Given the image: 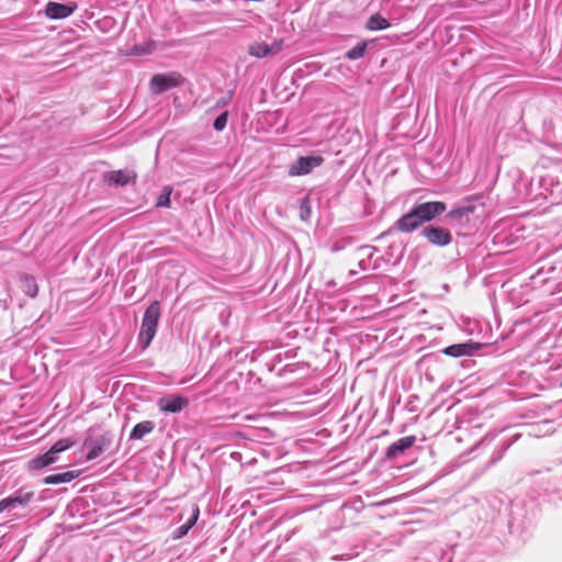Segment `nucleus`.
<instances>
[{"label":"nucleus","mask_w":562,"mask_h":562,"mask_svg":"<svg viewBox=\"0 0 562 562\" xmlns=\"http://www.w3.org/2000/svg\"><path fill=\"white\" fill-rule=\"evenodd\" d=\"M112 437L109 432H100L90 428L83 441V449L88 450L87 460H93L101 456L110 447Z\"/></svg>","instance_id":"nucleus-3"},{"label":"nucleus","mask_w":562,"mask_h":562,"mask_svg":"<svg viewBox=\"0 0 562 562\" xmlns=\"http://www.w3.org/2000/svg\"><path fill=\"white\" fill-rule=\"evenodd\" d=\"M170 194H171V188L165 187L161 194L157 199L156 206L169 207L170 206Z\"/></svg>","instance_id":"nucleus-23"},{"label":"nucleus","mask_w":562,"mask_h":562,"mask_svg":"<svg viewBox=\"0 0 562 562\" xmlns=\"http://www.w3.org/2000/svg\"><path fill=\"white\" fill-rule=\"evenodd\" d=\"M480 348L481 344L476 342L456 344L443 349V353L456 358L460 356H472Z\"/></svg>","instance_id":"nucleus-14"},{"label":"nucleus","mask_w":562,"mask_h":562,"mask_svg":"<svg viewBox=\"0 0 562 562\" xmlns=\"http://www.w3.org/2000/svg\"><path fill=\"white\" fill-rule=\"evenodd\" d=\"M79 476V471H68L58 474H52L43 479L44 484L55 485L71 482Z\"/></svg>","instance_id":"nucleus-17"},{"label":"nucleus","mask_w":562,"mask_h":562,"mask_svg":"<svg viewBox=\"0 0 562 562\" xmlns=\"http://www.w3.org/2000/svg\"><path fill=\"white\" fill-rule=\"evenodd\" d=\"M311 216V204L310 199L306 196L300 202V217L303 221H307Z\"/></svg>","instance_id":"nucleus-24"},{"label":"nucleus","mask_w":562,"mask_h":562,"mask_svg":"<svg viewBox=\"0 0 562 562\" xmlns=\"http://www.w3.org/2000/svg\"><path fill=\"white\" fill-rule=\"evenodd\" d=\"M367 47V42H360L346 53V57L350 60L359 59L364 56Z\"/></svg>","instance_id":"nucleus-21"},{"label":"nucleus","mask_w":562,"mask_h":562,"mask_svg":"<svg viewBox=\"0 0 562 562\" xmlns=\"http://www.w3.org/2000/svg\"><path fill=\"white\" fill-rule=\"evenodd\" d=\"M72 445L74 441L69 438L60 439L52 446V453H56L58 456L60 452L69 449Z\"/></svg>","instance_id":"nucleus-22"},{"label":"nucleus","mask_w":562,"mask_h":562,"mask_svg":"<svg viewBox=\"0 0 562 562\" xmlns=\"http://www.w3.org/2000/svg\"><path fill=\"white\" fill-rule=\"evenodd\" d=\"M447 205L442 201H427L415 203L413 207L403 214L395 223L394 227L398 232L409 234L420 228L425 223L436 220L445 213Z\"/></svg>","instance_id":"nucleus-1"},{"label":"nucleus","mask_w":562,"mask_h":562,"mask_svg":"<svg viewBox=\"0 0 562 562\" xmlns=\"http://www.w3.org/2000/svg\"><path fill=\"white\" fill-rule=\"evenodd\" d=\"M389 26V21L378 13L371 15L366 23V27L371 31L385 30Z\"/></svg>","instance_id":"nucleus-20"},{"label":"nucleus","mask_w":562,"mask_h":562,"mask_svg":"<svg viewBox=\"0 0 562 562\" xmlns=\"http://www.w3.org/2000/svg\"><path fill=\"white\" fill-rule=\"evenodd\" d=\"M416 441L415 436H406L393 442L385 452L386 459H395L409 449Z\"/></svg>","instance_id":"nucleus-11"},{"label":"nucleus","mask_w":562,"mask_h":562,"mask_svg":"<svg viewBox=\"0 0 562 562\" xmlns=\"http://www.w3.org/2000/svg\"><path fill=\"white\" fill-rule=\"evenodd\" d=\"M155 429V423L151 420H144L134 426L130 434V440H140L146 435Z\"/></svg>","instance_id":"nucleus-16"},{"label":"nucleus","mask_w":562,"mask_h":562,"mask_svg":"<svg viewBox=\"0 0 562 562\" xmlns=\"http://www.w3.org/2000/svg\"><path fill=\"white\" fill-rule=\"evenodd\" d=\"M159 318L160 304L158 301H154L146 308L143 315L142 326L138 334V342L142 346L143 350H145L154 339L157 331Z\"/></svg>","instance_id":"nucleus-2"},{"label":"nucleus","mask_w":562,"mask_h":562,"mask_svg":"<svg viewBox=\"0 0 562 562\" xmlns=\"http://www.w3.org/2000/svg\"><path fill=\"white\" fill-rule=\"evenodd\" d=\"M227 112L220 114L213 122V127L216 131H223L227 124Z\"/></svg>","instance_id":"nucleus-25"},{"label":"nucleus","mask_w":562,"mask_h":562,"mask_svg":"<svg viewBox=\"0 0 562 562\" xmlns=\"http://www.w3.org/2000/svg\"><path fill=\"white\" fill-rule=\"evenodd\" d=\"M58 456L56 453H52V449H49L44 454H41L29 462V470L38 471L50 464L57 462Z\"/></svg>","instance_id":"nucleus-15"},{"label":"nucleus","mask_w":562,"mask_h":562,"mask_svg":"<svg viewBox=\"0 0 562 562\" xmlns=\"http://www.w3.org/2000/svg\"><path fill=\"white\" fill-rule=\"evenodd\" d=\"M349 274L355 276V274H356V271H355V270H350V271H349Z\"/></svg>","instance_id":"nucleus-26"},{"label":"nucleus","mask_w":562,"mask_h":562,"mask_svg":"<svg viewBox=\"0 0 562 562\" xmlns=\"http://www.w3.org/2000/svg\"><path fill=\"white\" fill-rule=\"evenodd\" d=\"M422 236L434 246L445 247L451 244L452 235L448 228L441 226L428 225L423 227Z\"/></svg>","instance_id":"nucleus-5"},{"label":"nucleus","mask_w":562,"mask_h":562,"mask_svg":"<svg viewBox=\"0 0 562 562\" xmlns=\"http://www.w3.org/2000/svg\"><path fill=\"white\" fill-rule=\"evenodd\" d=\"M75 5L50 1L46 4L45 13L48 18L54 20L65 19L69 16L75 11Z\"/></svg>","instance_id":"nucleus-13"},{"label":"nucleus","mask_w":562,"mask_h":562,"mask_svg":"<svg viewBox=\"0 0 562 562\" xmlns=\"http://www.w3.org/2000/svg\"><path fill=\"white\" fill-rule=\"evenodd\" d=\"M199 514H200L199 508L195 506L192 509L191 517L188 519V521L175 530L173 538L180 539V538L184 537L188 533V531L192 528V526L196 522Z\"/></svg>","instance_id":"nucleus-18"},{"label":"nucleus","mask_w":562,"mask_h":562,"mask_svg":"<svg viewBox=\"0 0 562 562\" xmlns=\"http://www.w3.org/2000/svg\"><path fill=\"white\" fill-rule=\"evenodd\" d=\"M324 162L322 156H304L296 159L289 168L291 177L308 175L314 168L319 167Z\"/></svg>","instance_id":"nucleus-6"},{"label":"nucleus","mask_w":562,"mask_h":562,"mask_svg":"<svg viewBox=\"0 0 562 562\" xmlns=\"http://www.w3.org/2000/svg\"><path fill=\"white\" fill-rule=\"evenodd\" d=\"M157 405L164 413L177 414L189 405V400L180 394H169L160 397Z\"/></svg>","instance_id":"nucleus-8"},{"label":"nucleus","mask_w":562,"mask_h":562,"mask_svg":"<svg viewBox=\"0 0 562 562\" xmlns=\"http://www.w3.org/2000/svg\"><path fill=\"white\" fill-rule=\"evenodd\" d=\"M110 186H126L136 179V172L133 170H113L104 176Z\"/></svg>","instance_id":"nucleus-10"},{"label":"nucleus","mask_w":562,"mask_h":562,"mask_svg":"<svg viewBox=\"0 0 562 562\" xmlns=\"http://www.w3.org/2000/svg\"><path fill=\"white\" fill-rule=\"evenodd\" d=\"M475 211L473 204L459 205L447 213L451 223L463 225L469 222V216Z\"/></svg>","instance_id":"nucleus-12"},{"label":"nucleus","mask_w":562,"mask_h":562,"mask_svg":"<svg viewBox=\"0 0 562 562\" xmlns=\"http://www.w3.org/2000/svg\"><path fill=\"white\" fill-rule=\"evenodd\" d=\"M519 437H520V435H515L514 436V441L517 440Z\"/></svg>","instance_id":"nucleus-27"},{"label":"nucleus","mask_w":562,"mask_h":562,"mask_svg":"<svg viewBox=\"0 0 562 562\" xmlns=\"http://www.w3.org/2000/svg\"><path fill=\"white\" fill-rule=\"evenodd\" d=\"M283 47V41H274L271 45H268L266 43L260 42H254L248 47L249 55L257 57V58H263L267 56H273L277 55L282 50Z\"/></svg>","instance_id":"nucleus-9"},{"label":"nucleus","mask_w":562,"mask_h":562,"mask_svg":"<svg viewBox=\"0 0 562 562\" xmlns=\"http://www.w3.org/2000/svg\"><path fill=\"white\" fill-rule=\"evenodd\" d=\"M561 385H562V382H561Z\"/></svg>","instance_id":"nucleus-28"},{"label":"nucleus","mask_w":562,"mask_h":562,"mask_svg":"<svg viewBox=\"0 0 562 562\" xmlns=\"http://www.w3.org/2000/svg\"><path fill=\"white\" fill-rule=\"evenodd\" d=\"M183 82V77L178 72L158 74L150 80L151 91L156 94L176 88Z\"/></svg>","instance_id":"nucleus-4"},{"label":"nucleus","mask_w":562,"mask_h":562,"mask_svg":"<svg viewBox=\"0 0 562 562\" xmlns=\"http://www.w3.org/2000/svg\"><path fill=\"white\" fill-rule=\"evenodd\" d=\"M20 280L22 291L30 297L34 299L38 293V285L35 279L31 276L23 274Z\"/></svg>","instance_id":"nucleus-19"},{"label":"nucleus","mask_w":562,"mask_h":562,"mask_svg":"<svg viewBox=\"0 0 562 562\" xmlns=\"http://www.w3.org/2000/svg\"><path fill=\"white\" fill-rule=\"evenodd\" d=\"M34 497V493L19 490L13 495L0 501V513L12 512L18 507H25Z\"/></svg>","instance_id":"nucleus-7"}]
</instances>
